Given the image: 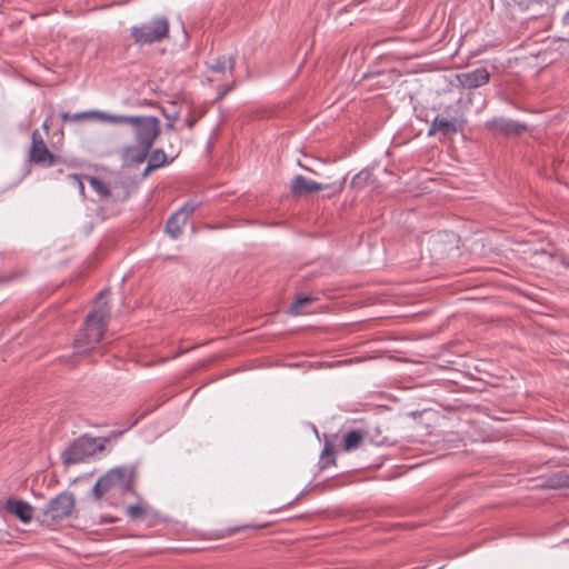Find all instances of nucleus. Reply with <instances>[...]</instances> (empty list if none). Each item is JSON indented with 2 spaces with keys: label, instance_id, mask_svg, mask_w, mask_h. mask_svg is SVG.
I'll return each instance as SVG.
<instances>
[{
  "label": "nucleus",
  "instance_id": "obj_7",
  "mask_svg": "<svg viewBox=\"0 0 569 569\" xmlns=\"http://www.w3.org/2000/svg\"><path fill=\"white\" fill-rule=\"evenodd\" d=\"M32 143L29 150V159L32 163L41 167H52L57 163L58 157L54 156L46 146L40 132H32Z\"/></svg>",
  "mask_w": 569,
  "mask_h": 569
},
{
  "label": "nucleus",
  "instance_id": "obj_9",
  "mask_svg": "<svg viewBox=\"0 0 569 569\" xmlns=\"http://www.w3.org/2000/svg\"><path fill=\"white\" fill-rule=\"evenodd\" d=\"M486 126L492 133L501 136L520 134L527 129L526 124L505 118L492 119Z\"/></svg>",
  "mask_w": 569,
  "mask_h": 569
},
{
  "label": "nucleus",
  "instance_id": "obj_10",
  "mask_svg": "<svg viewBox=\"0 0 569 569\" xmlns=\"http://www.w3.org/2000/svg\"><path fill=\"white\" fill-rule=\"evenodd\" d=\"M335 184H322L311 179H308L301 174L293 178L290 186V191L293 196L300 197L308 193L318 192L322 189L333 187Z\"/></svg>",
  "mask_w": 569,
  "mask_h": 569
},
{
  "label": "nucleus",
  "instance_id": "obj_22",
  "mask_svg": "<svg viewBox=\"0 0 569 569\" xmlns=\"http://www.w3.org/2000/svg\"><path fill=\"white\" fill-rule=\"evenodd\" d=\"M333 453H335V450H333L332 446L329 443H326L325 448L322 450L321 460H320L321 468H326L330 463L335 462V460L332 458Z\"/></svg>",
  "mask_w": 569,
  "mask_h": 569
},
{
  "label": "nucleus",
  "instance_id": "obj_28",
  "mask_svg": "<svg viewBox=\"0 0 569 569\" xmlns=\"http://www.w3.org/2000/svg\"><path fill=\"white\" fill-rule=\"evenodd\" d=\"M298 499H299V496L293 501H290L288 505L289 506L293 505Z\"/></svg>",
  "mask_w": 569,
  "mask_h": 569
},
{
  "label": "nucleus",
  "instance_id": "obj_19",
  "mask_svg": "<svg viewBox=\"0 0 569 569\" xmlns=\"http://www.w3.org/2000/svg\"><path fill=\"white\" fill-rule=\"evenodd\" d=\"M126 515L130 520L137 521L146 517L147 510L142 505H130L126 508Z\"/></svg>",
  "mask_w": 569,
  "mask_h": 569
},
{
  "label": "nucleus",
  "instance_id": "obj_11",
  "mask_svg": "<svg viewBox=\"0 0 569 569\" xmlns=\"http://www.w3.org/2000/svg\"><path fill=\"white\" fill-rule=\"evenodd\" d=\"M4 509L24 523L30 522L33 517L32 506L23 500L8 499L4 503Z\"/></svg>",
  "mask_w": 569,
  "mask_h": 569
},
{
  "label": "nucleus",
  "instance_id": "obj_4",
  "mask_svg": "<svg viewBox=\"0 0 569 569\" xmlns=\"http://www.w3.org/2000/svg\"><path fill=\"white\" fill-rule=\"evenodd\" d=\"M108 442L107 438L80 437L71 442L62 452V462L67 466L83 462L98 451H102Z\"/></svg>",
  "mask_w": 569,
  "mask_h": 569
},
{
  "label": "nucleus",
  "instance_id": "obj_14",
  "mask_svg": "<svg viewBox=\"0 0 569 569\" xmlns=\"http://www.w3.org/2000/svg\"><path fill=\"white\" fill-rule=\"evenodd\" d=\"M234 66V57L221 56L216 58L211 63H209L208 68L212 73H224L226 71H229L230 76H232Z\"/></svg>",
  "mask_w": 569,
  "mask_h": 569
},
{
  "label": "nucleus",
  "instance_id": "obj_8",
  "mask_svg": "<svg viewBox=\"0 0 569 569\" xmlns=\"http://www.w3.org/2000/svg\"><path fill=\"white\" fill-rule=\"evenodd\" d=\"M456 78L462 88L476 89L489 82L490 73L486 68L481 67L458 73Z\"/></svg>",
  "mask_w": 569,
  "mask_h": 569
},
{
  "label": "nucleus",
  "instance_id": "obj_13",
  "mask_svg": "<svg viewBox=\"0 0 569 569\" xmlns=\"http://www.w3.org/2000/svg\"><path fill=\"white\" fill-rule=\"evenodd\" d=\"M111 114L100 111H83L77 113L62 112L60 118L63 122H78L83 120H103L109 122Z\"/></svg>",
  "mask_w": 569,
  "mask_h": 569
},
{
  "label": "nucleus",
  "instance_id": "obj_12",
  "mask_svg": "<svg viewBox=\"0 0 569 569\" xmlns=\"http://www.w3.org/2000/svg\"><path fill=\"white\" fill-rule=\"evenodd\" d=\"M459 131L458 122L456 118L447 119L445 117L437 116L429 128V136H433L437 132L443 136L453 134Z\"/></svg>",
  "mask_w": 569,
  "mask_h": 569
},
{
  "label": "nucleus",
  "instance_id": "obj_29",
  "mask_svg": "<svg viewBox=\"0 0 569 569\" xmlns=\"http://www.w3.org/2000/svg\"><path fill=\"white\" fill-rule=\"evenodd\" d=\"M567 16L569 17V10H568V13H567Z\"/></svg>",
  "mask_w": 569,
  "mask_h": 569
},
{
  "label": "nucleus",
  "instance_id": "obj_27",
  "mask_svg": "<svg viewBox=\"0 0 569 569\" xmlns=\"http://www.w3.org/2000/svg\"><path fill=\"white\" fill-rule=\"evenodd\" d=\"M360 178H361V177H360V174L356 176V177L352 179L351 184H352V186H357V184L359 183Z\"/></svg>",
  "mask_w": 569,
  "mask_h": 569
},
{
  "label": "nucleus",
  "instance_id": "obj_24",
  "mask_svg": "<svg viewBox=\"0 0 569 569\" xmlns=\"http://www.w3.org/2000/svg\"><path fill=\"white\" fill-rule=\"evenodd\" d=\"M233 86L234 83L232 82L231 84L227 86L226 88H223V90H221L218 94V100L222 99L229 91H231L233 89Z\"/></svg>",
  "mask_w": 569,
  "mask_h": 569
},
{
  "label": "nucleus",
  "instance_id": "obj_2",
  "mask_svg": "<svg viewBox=\"0 0 569 569\" xmlns=\"http://www.w3.org/2000/svg\"><path fill=\"white\" fill-rule=\"evenodd\" d=\"M104 291L99 295V302L94 309L87 316L81 332L74 340V346L79 352H84L94 348L104 333L110 317V310L107 302L101 301Z\"/></svg>",
  "mask_w": 569,
  "mask_h": 569
},
{
  "label": "nucleus",
  "instance_id": "obj_21",
  "mask_svg": "<svg viewBox=\"0 0 569 569\" xmlns=\"http://www.w3.org/2000/svg\"><path fill=\"white\" fill-rule=\"evenodd\" d=\"M149 162L159 169L168 163V157L162 149H156L151 152Z\"/></svg>",
  "mask_w": 569,
  "mask_h": 569
},
{
  "label": "nucleus",
  "instance_id": "obj_26",
  "mask_svg": "<svg viewBox=\"0 0 569 569\" xmlns=\"http://www.w3.org/2000/svg\"><path fill=\"white\" fill-rule=\"evenodd\" d=\"M264 526H258L257 528H263ZM249 528H253L252 526H243V527H239V528H234V529H231L230 530V535L237 532V531H240V530H243V529H249Z\"/></svg>",
  "mask_w": 569,
  "mask_h": 569
},
{
  "label": "nucleus",
  "instance_id": "obj_15",
  "mask_svg": "<svg viewBox=\"0 0 569 569\" xmlns=\"http://www.w3.org/2000/svg\"><path fill=\"white\" fill-rule=\"evenodd\" d=\"M187 223V219L177 211L171 214L166 224V231L172 239H178L182 233V228Z\"/></svg>",
  "mask_w": 569,
  "mask_h": 569
},
{
  "label": "nucleus",
  "instance_id": "obj_6",
  "mask_svg": "<svg viewBox=\"0 0 569 569\" xmlns=\"http://www.w3.org/2000/svg\"><path fill=\"white\" fill-rule=\"evenodd\" d=\"M76 499L73 493L63 491L52 498L48 506L41 510L38 517L41 523L51 526L59 520L66 519L71 516L74 510Z\"/></svg>",
  "mask_w": 569,
  "mask_h": 569
},
{
  "label": "nucleus",
  "instance_id": "obj_1",
  "mask_svg": "<svg viewBox=\"0 0 569 569\" xmlns=\"http://www.w3.org/2000/svg\"><path fill=\"white\" fill-rule=\"evenodd\" d=\"M110 123L130 124L136 144L123 149V159L131 163H142L160 134V121L152 116H114L109 117Z\"/></svg>",
  "mask_w": 569,
  "mask_h": 569
},
{
  "label": "nucleus",
  "instance_id": "obj_18",
  "mask_svg": "<svg viewBox=\"0 0 569 569\" xmlns=\"http://www.w3.org/2000/svg\"><path fill=\"white\" fill-rule=\"evenodd\" d=\"M90 186L92 189L102 198H108L111 192L104 181L97 177L88 178Z\"/></svg>",
  "mask_w": 569,
  "mask_h": 569
},
{
  "label": "nucleus",
  "instance_id": "obj_3",
  "mask_svg": "<svg viewBox=\"0 0 569 569\" xmlns=\"http://www.w3.org/2000/svg\"><path fill=\"white\" fill-rule=\"evenodd\" d=\"M137 468L134 466H119L101 476L93 486L92 492L100 500L111 489L120 488L122 493H136Z\"/></svg>",
  "mask_w": 569,
  "mask_h": 569
},
{
  "label": "nucleus",
  "instance_id": "obj_17",
  "mask_svg": "<svg viewBox=\"0 0 569 569\" xmlns=\"http://www.w3.org/2000/svg\"><path fill=\"white\" fill-rule=\"evenodd\" d=\"M313 301L312 297L299 296L290 306V313L293 316L305 313V308Z\"/></svg>",
  "mask_w": 569,
  "mask_h": 569
},
{
  "label": "nucleus",
  "instance_id": "obj_16",
  "mask_svg": "<svg viewBox=\"0 0 569 569\" xmlns=\"http://www.w3.org/2000/svg\"><path fill=\"white\" fill-rule=\"evenodd\" d=\"M365 436L360 430L348 431L343 437V450L352 451L358 449L363 442Z\"/></svg>",
  "mask_w": 569,
  "mask_h": 569
},
{
  "label": "nucleus",
  "instance_id": "obj_23",
  "mask_svg": "<svg viewBox=\"0 0 569 569\" xmlns=\"http://www.w3.org/2000/svg\"><path fill=\"white\" fill-rule=\"evenodd\" d=\"M68 179L70 183L78 188L80 194L84 196V184L79 174H69Z\"/></svg>",
  "mask_w": 569,
  "mask_h": 569
},
{
  "label": "nucleus",
  "instance_id": "obj_20",
  "mask_svg": "<svg viewBox=\"0 0 569 569\" xmlns=\"http://www.w3.org/2000/svg\"><path fill=\"white\" fill-rule=\"evenodd\" d=\"M201 204V200L191 199L187 201L177 212L188 220L189 216H191Z\"/></svg>",
  "mask_w": 569,
  "mask_h": 569
},
{
  "label": "nucleus",
  "instance_id": "obj_5",
  "mask_svg": "<svg viewBox=\"0 0 569 569\" xmlns=\"http://www.w3.org/2000/svg\"><path fill=\"white\" fill-rule=\"evenodd\" d=\"M169 34V21L164 17L152 19L130 29V36L139 46L161 42Z\"/></svg>",
  "mask_w": 569,
  "mask_h": 569
},
{
  "label": "nucleus",
  "instance_id": "obj_25",
  "mask_svg": "<svg viewBox=\"0 0 569 569\" xmlns=\"http://www.w3.org/2000/svg\"><path fill=\"white\" fill-rule=\"evenodd\" d=\"M156 166L151 164L149 161H148V164L146 167V169L143 170V177H147L151 171L156 170Z\"/></svg>",
  "mask_w": 569,
  "mask_h": 569
}]
</instances>
